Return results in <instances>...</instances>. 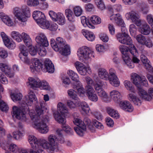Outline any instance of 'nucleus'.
I'll return each mask as SVG.
<instances>
[{"mask_svg": "<svg viewBox=\"0 0 153 153\" xmlns=\"http://www.w3.org/2000/svg\"><path fill=\"white\" fill-rule=\"evenodd\" d=\"M22 95L20 93H13L11 94V98L13 101L16 102L20 101L22 99Z\"/></svg>", "mask_w": 153, "mask_h": 153, "instance_id": "3c124183", "label": "nucleus"}, {"mask_svg": "<svg viewBox=\"0 0 153 153\" xmlns=\"http://www.w3.org/2000/svg\"><path fill=\"white\" fill-rule=\"evenodd\" d=\"M65 15L68 20L70 22H74L75 21V16L72 11L70 9H66L65 11Z\"/></svg>", "mask_w": 153, "mask_h": 153, "instance_id": "f704fd0d", "label": "nucleus"}, {"mask_svg": "<svg viewBox=\"0 0 153 153\" xmlns=\"http://www.w3.org/2000/svg\"><path fill=\"white\" fill-rule=\"evenodd\" d=\"M120 106L123 110L129 112H132L133 109V107L129 102L125 101L120 102Z\"/></svg>", "mask_w": 153, "mask_h": 153, "instance_id": "b1692460", "label": "nucleus"}, {"mask_svg": "<svg viewBox=\"0 0 153 153\" xmlns=\"http://www.w3.org/2000/svg\"><path fill=\"white\" fill-rule=\"evenodd\" d=\"M79 114L76 113H75L73 115L74 118L73 123L77 126L74 127V129L78 135L80 136H83L84 132L86 130V126L84 123L80 119Z\"/></svg>", "mask_w": 153, "mask_h": 153, "instance_id": "0eeeda50", "label": "nucleus"}, {"mask_svg": "<svg viewBox=\"0 0 153 153\" xmlns=\"http://www.w3.org/2000/svg\"><path fill=\"white\" fill-rule=\"evenodd\" d=\"M131 79L132 80L133 83L137 87H140V84L141 81V78L139 75L136 73L133 74L131 76Z\"/></svg>", "mask_w": 153, "mask_h": 153, "instance_id": "72a5a7b5", "label": "nucleus"}, {"mask_svg": "<svg viewBox=\"0 0 153 153\" xmlns=\"http://www.w3.org/2000/svg\"><path fill=\"white\" fill-rule=\"evenodd\" d=\"M56 19L54 20L55 22H57L58 24L61 25H63L65 23V18L63 14L61 13H57Z\"/></svg>", "mask_w": 153, "mask_h": 153, "instance_id": "4c0bfd02", "label": "nucleus"}, {"mask_svg": "<svg viewBox=\"0 0 153 153\" xmlns=\"http://www.w3.org/2000/svg\"><path fill=\"white\" fill-rule=\"evenodd\" d=\"M98 72L99 76L101 79L108 80L110 83L114 87L119 85L120 82L116 75V71L113 68L109 69V74L105 69L103 68H99Z\"/></svg>", "mask_w": 153, "mask_h": 153, "instance_id": "20e7f679", "label": "nucleus"}, {"mask_svg": "<svg viewBox=\"0 0 153 153\" xmlns=\"http://www.w3.org/2000/svg\"><path fill=\"white\" fill-rule=\"evenodd\" d=\"M58 112L54 114V117L55 120L59 123L62 124L63 130L70 134H72L73 131L68 125H66V119L62 117L60 113L63 115H67L68 109L65 106L63 103L59 102L57 105Z\"/></svg>", "mask_w": 153, "mask_h": 153, "instance_id": "7ed1b4c3", "label": "nucleus"}, {"mask_svg": "<svg viewBox=\"0 0 153 153\" xmlns=\"http://www.w3.org/2000/svg\"><path fill=\"white\" fill-rule=\"evenodd\" d=\"M32 63V65L30 66V69L32 72L38 71L42 68V64L38 58H33Z\"/></svg>", "mask_w": 153, "mask_h": 153, "instance_id": "f3484780", "label": "nucleus"}, {"mask_svg": "<svg viewBox=\"0 0 153 153\" xmlns=\"http://www.w3.org/2000/svg\"><path fill=\"white\" fill-rule=\"evenodd\" d=\"M81 22L83 25L85 27H88L91 29H94L95 27L89 22L88 19L85 16H82L81 17Z\"/></svg>", "mask_w": 153, "mask_h": 153, "instance_id": "e433bc0d", "label": "nucleus"}, {"mask_svg": "<svg viewBox=\"0 0 153 153\" xmlns=\"http://www.w3.org/2000/svg\"><path fill=\"white\" fill-rule=\"evenodd\" d=\"M44 67L43 65L41 69L44 72H48L49 73H53L54 71V65L52 62L48 59H46L44 62Z\"/></svg>", "mask_w": 153, "mask_h": 153, "instance_id": "dca6fc26", "label": "nucleus"}, {"mask_svg": "<svg viewBox=\"0 0 153 153\" xmlns=\"http://www.w3.org/2000/svg\"><path fill=\"white\" fill-rule=\"evenodd\" d=\"M140 59L142 62L144 64H145V66L146 67V69L152 73L151 70L153 68H152L149 61L148 60L147 57L144 55L142 54L140 55Z\"/></svg>", "mask_w": 153, "mask_h": 153, "instance_id": "2f4dec72", "label": "nucleus"}, {"mask_svg": "<svg viewBox=\"0 0 153 153\" xmlns=\"http://www.w3.org/2000/svg\"><path fill=\"white\" fill-rule=\"evenodd\" d=\"M12 37L18 42L22 41L21 34H20L19 32L15 31H13L11 34Z\"/></svg>", "mask_w": 153, "mask_h": 153, "instance_id": "603ef678", "label": "nucleus"}, {"mask_svg": "<svg viewBox=\"0 0 153 153\" xmlns=\"http://www.w3.org/2000/svg\"><path fill=\"white\" fill-rule=\"evenodd\" d=\"M128 98L129 100L132 102L135 105L140 106L141 105L142 102L141 100L133 94H129Z\"/></svg>", "mask_w": 153, "mask_h": 153, "instance_id": "7c9ffc66", "label": "nucleus"}, {"mask_svg": "<svg viewBox=\"0 0 153 153\" xmlns=\"http://www.w3.org/2000/svg\"><path fill=\"white\" fill-rule=\"evenodd\" d=\"M20 53L19 54V56L21 60L25 63L29 64L30 63V60L27 57L28 55V51L24 45H21L19 46Z\"/></svg>", "mask_w": 153, "mask_h": 153, "instance_id": "9b49d317", "label": "nucleus"}, {"mask_svg": "<svg viewBox=\"0 0 153 153\" xmlns=\"http://www.w3.org/2000/svg\"><path fill=\"white\" fill-rule=\"evenodd\" d=\"M39 26L42 28L45 29L49 27L50 24L49 22L45 20V18L41 20L39 23H37Z\"/></svg>", "mask_w": 153, "mask_h": 153, "instance_id": "864d4df0", "label": "nucleus"}, {"mask_svg": "<svg viewBox=\"0 0 153 153\" xmlns=\"http://www.w3.org/2000/svg\"><path fill=\"white\" fill-rule=\"evenodd\" d=\"M0 18L6 25L9 26L10 25V17L3 12L0 13Z\"/></svg>", "mask_w": 153, "mask_h": 153, "instance_id": "c03bdc74", "label": "nucleus"}, {"mask_svg": "<svg viewBox=\"0 0 153 153\" xmlns=\"http://www.w3.org/2000/svg\"><path fill=\"white\" fill-rule=\"evenodd\" d=\"M68 94L69 96L71 98L73 99L77 100L79 102V99L76 94V91L73 89H70L68 91Z\"/></svg>", "mask_w": 153, "mask_h": 153, "instance_id": "8fccbe9b", "label": "nucleus"}, {"mask_svg": "<svg viewBox=\"0 0 153 153\" xmlns=\"http://www.w3.org/2000/svg\"><path fill=\"white\" fill-rule=\"evenodd\" d=\"M39 79L36 80L32 77H29L27 85L30 88L35 89L36 88L40 87L41 84Z\"/></svg>", "mask_w": 153, "mask_h": 153, "instance_id": "aec40b11", "label": "nucleus"}, {"mask_svg": "<svg viewBox=\"0 0 153 153\" xmlns=\"http://www.w3.org/2000/svg\"><path fill=\"white\" fill-rule=\"evenodd\" d=\"M56 132L58 135V136L56 137L57 143L58 142L60 143H64L65 142V140L61 131L57 130Z\"/></svg>", "mask_w": 153, "mask_h": 153, "instance_id": "6e6d98bb", "label": "nucleus"}, {"mask_svg": "<svg viewBox=\"0 0 153 153\" xmlns=\"http://www.w3.org/2000/svg\"><path fill=\"white\" fill-rule=\"evenodd\" d=\"M0 69L5 74L9 76L10 75V67L8 65L3 63L0 64Z\"/></svg>", "mask_w": 153, "mask_h": 153, "instance_id": "37998d69", "label": "nucleus"}, {"mask_svg": "<svg viewBox=\"0 0 153 153\" xmlns=\"http://www.w3.org/2000/svg\"><path fill=\"white\" fill-rule=\"evenodd\" d=\"M0 81L3 84H7L8 83V81L7 78L1 73H0ZM4 88L0 84V93L2 92Z\"/></svg>", "mask_w": 153, "mask_h": 153, "instance_id": "de8ad7c7", "label": "nucleus"}, {"mask_svg": "<svg viewBox=\"0 0 153 153\" xmlns=\"http://www.w3.org/2000/svg\"><path fill=\"white\" fill-rule=\"evenodd\" d=\"M22 134L20 131L14 132L13 133V136L10 135V138L13 137L16 140H18L22 137Z\"/></svg>", "mask_w": 153, "mask_h": 153, "instance_id": "bf43d9fd", "label": "nucleus"}, {"mask_svg": "<svg viewBox=\"0 0 153 153\" xmlns=\"http://www.w3.org/2000/svg\"><path fill=\"white\" fill-rule=\"evenodd\" d=\"M73 88L75 90H77L80 96L82 97L85 95V90L83 87L82 84L80 82L74 83L73 84Z\"/></svg>", "mask_w": 153, "mask_h": 153, "instance_id": "4be33fe9", "label": "nucleus"}, {"mask_svg": "<svg viewBox=\"0 0 153 153\" xmlns=\"http://www.w3.org/2000/svg\"><path fill=\"white\" fill-rule=\"evenodd\" d=\"M15 16L20 21L25 22L27 18L30 16V14L29 8L26 6L22 7V10L18 7H15L13 10Z\"/></svg>", "mask_w": 153, "mask_h": 153, "instance_id": "423d86ee", "label": "nucleus"}, {"mask_svg": "<svg viewBox=\"0 0 153 153\" xmlns=\"http://www.w3.org/2000/svg\"><path fill=\"white\" fill-rule=\"evenodd\" d=\"M106 123L108 126L110 127H113L114 125L113 120L109 117L106 118Z\"/></svg>", "mask_w": 153, "mask_h": 153, "instance_id": "69168bd1", "label": "nucleus"}, {"mask_svg": "<svg viewBox=\"0 0 153 153\" xmlns=\"http://www.w3.org/2000/svg\"><path fill=\"white\" fill-rule=\"evenodd\" d=\"M86 95L88 99L92 101L96 102L98 97L93 88L90 86L86 90Z\"/></svg>", "mask_w": 153, "mask_h": 153, "instance_id": "6ab92c4d", "label": "nucleus"}, {"mask_svg": "<svg viewBox=\"0 0 153 153\" xmlns=\"http://www.w3.org/2000/svg\"><path fill=\"white\" fill-rule=\"evenodd\" d=\"M147 22L149 24L153 27V16L151 14L148 15L146 17Z\"/></svg>", "mask_w": 153, "mask_h": 153, "instance_id": "774afa93", "label": "nucleus"}, {"mask_svg": "<svg viewBox=\"0 0 153 153\" xmlns=\"http://www.w3.org/2000/svg\"><path fill=\"white\" fill-rule=\"evenodd\" d=\"M36 110L37 115L35 113L30 112L29 115L31 120L34 123L35 127L41 133H46L48 131V126L46 123L48 121L49 117L47 115L44 116L40 120L41 115L43 113V111L39 106H37Z\"/></svg>", "mask_w": 153, "mask_h": 153, "instance_id": "f03ea898", "label": "nucleus"}, {"mask_svg": "<svg viewBox=\"0 0 153 153\" xmlns=\"http://www.w3.org/2000/svg\"><path fill=\"white\" fill-rule=\"evenodd\" d=\"M32 16L33 18L35 20L37 23H39L41 20H42L45 18L44 14L38 10L34 11L33 13Z\"/></svg>", "mask_w": 153, "mask_h": 153, "instance_id": "393cba45", "label": "nucleus"}, {"mask_svg": "<svg viewBox=\"0 0 153 153\" xmlns=\"http://www.w3.org/2000/svg\"><path fill=\"white\" fill-rule=\"evenodd\" d=\"M40 83L41 84L40 87H42L43 89L48 90L50 89L48 84L46 81L43 80L41 81L40 80Z\"/></svg>", "mask_w": 153, "mask_h": 153, "instance_id": "680f3d73", "label": "nucleus"}, {"mask_svg": "<svg viewBox=\"0 0 153 153\" xmlns=\"http://www.w3.org/2000/svg\"><path fill=\"white\" fill-rule=\"evenodd\" d=\"M107 112L110 116L116 119L119 118L120 116L118 112L111 107L107 108Z\"/></svg>", "mask_w": 153, "mask_h": 153, "instance_id": "473e14b6", "label": "nucleus"}, {"mask_svg": "<svg viewBox=\"0 0 153 153\" xmlns=\"http://www.w3.org/2000/svg\"><path fill=\"white\" fill-rule=\"evenodd\" d=\"M90 20L91 22L94 24H98L101 23V19L98 16H93L91 18Z\"/></svg>", "mask_w": 153, "mask_h": 153, "instance_id": "4d7b16f0", "label": "nucleus"}, {"mask_svg": "<svg viewBox=\"0 0 153 153\" xmlns=\"http://www.w3.org/2000/svg\"><path fill=\"white\" fill-rule=\"evenodd\" d=\"M62 54L64 56H67L70 54V48L68 45L66 44L59 50Z\"/></svg>", "mask_w": 153, "mask_h": 153, "instance_id": "ea45409f", "label": "nucleus"}, {"mask_svg": "<svg viewBox=\"0 0 153 153\" xmlns=\"http://www.w3.org/2000/svg\"><path fill=\"white\" fill-rule=\"evenodd\" d=\"M37 44L40 46L47 47L49 45V43L45 35L42 33L39 34L35 38Z\"/></svg>", "mask_w": 153, "mask_h": 153, "instance_id": "4468645a", "label": "nucleus"}, {"mask_svg": "<svg viewBox=\"0 0 153 153\" xmlns=\"http://www.w3.org/2000/svg\"><path fill=\"white\" fill-rule=\"evenodd\" d=\"M79 105L81 108L80 110V112L83 115L88 114L89 113L90 109L88 104L85 101H82L80 103Z\"/></svg>", "mask_w": 153, "mask_h": 153, "instance_id": "bb28decb", "label": "nucleus"}, {"mask_svg": "<svg viewBox=\"0 0 153 153\" xmlns=\"http://www.w3.org/2000/svg\"><path fill=\"white\" fill-rule=\"evenodd\" d=\"M2 96L0 93V109L3 112H7L9 110V107L7 104L1 99Z\"/></svg>", "mask_w": 153, "mask_h": 153, "instance_id": "79ce46f5", "label": "nucleus"}, {"mask_svg": "<svg viewBox=\"0 0 153 153\" xmlns=\"http://www.w3.org/2000/svg\"><path fill=\"white\" fill-rule=\"evenodd\" d=\"M48 139L49 143L45 140L42 139V148L46 149L47 152L50 153L59 152L56 136L54 135H50Z\"/></svg>", "mask_w": 153, "mask_h": 153, "instance_id": "39448f33", "label": "nucleus"}, {"mask_svg": "<svg viewBox=\"0 0 153 153\" xmlns=\"http://www.w3.org/2000/svg\"><path fill=\"white\" fill-rule=\"evenodd\" d=\"M119 49L123 54L122 58L123 61L127 66L130 68H133L134 66V65L132 62L131 59L130 58L128 55L129 52L128 47L121 45L119 46Z\"/></svg>", "mask_w": 153, "mask_h": 153, "instance_id": "9d476101", "label": "nucleus"}, {"mask_svg": "<svg viewBox=\"0 0 153 153\" xmlns=\"http://www.w3.org/2000/svg\"><path fill=\"white\" fill-rule=\"evenodd\" d=\"M110 95L115 102L118 103L120 102L122 97L119 91L116 90L112 91L110 92Z\"/></svg>", "mask_w": 153, "mask_h": 153, "instance_id": "412c9836", "label": "nucleus"}, {"mask_svg": "<svg viewBox=\"0 0 153 153\" xmlns=\"http://www.w3.org/2000/svg\"><path fill=\"white\" fill-rule=\"evenodd\" d=\"M137 88L138 94L140 97L146 100L150 101L151 97L149 96L148 97L147 92L141 87H138Z\"/></svg>", "mask_w": 153, "mask_h": 153, "instance_id": "cd10ccee", "label": "nucleus"}, {"mask_svg": "<svg viewBox=\"0 0 153 153\" xmlns=\"http://www.w3.org/2000/svg\"><path fill=\"white\" fill-rule=\"evenodd\" d=\"M129 52L132 55V60L131 59L132 62L133 64L134 63H139L140 62V60L137 57L138 53L135 47L132 49H129ZM133 64L134 65V64Z\"/></svg>", "mask_w": 153, "mask_h": 153, "instance_id": "a878e982", "label": "nucleus"}, {"mask_svg": "<svg viewBox=\"0 0 153 153\" xmlns=\"http://www.w3.org/2000/svg\"><path fill=\"white\" fill-rule=\"evenodd\" d=\"M136 39L138 42L142 45H145L149 48H150L152 46V41L149 39H147L142 34H140L137 35L136 37Z\"/></svg>", "mask_w": 153, "mask_h": 153, "instance_id": "2eb2a0df", "label": "nucleus"}, {"mask_svg": "<svg viewBox=\"0 0 153 153\" xmlns=\"http://www.w3.org/2000/svg\"><path fill=\"white\" fill-rule=\"evenodd\" d=\"M76 68L79 73L81 75H85L91 69L89 68H87L82 63L77 62L75 64Z\"/></svg>", "mask_w": 153, "mask_h": 153, "instance_id": "a211bd4d", "label": "nucleus"}, {"mask_svg": "<svg viewBox=\"0 0 153 153\" xmlns=\"http://www.w3.org/2000/svg\"><path fill=\"white\" fill-rule=\"evenodd\" d=\"M100 39L103 42H106L108 40V37L106 34L101 33L100 35Z\"/></svg>", "mask_w": 153, "mask_h": 153, "instance_id": "338daca9", "label": "nucleus"}, {"mask_svg": "<svg viewBox=\"0 0 153 153\" xmlns=\"http://www.w3.org/2000/svg\"><path fill=\"white\" fill-rule=\"evenodd\" d=\"M28 94L29 99H27L25 98L24 99V100L21 103V107L22 109L28 111L29 114L30 112L35 113L34 111L30 110L28 107L29 106H31L32 105L33 100H35V95L33 91H30Z\"/></svg>", "mask_w": 153, "mask_h": 153, "instance_id": "6e6552de", "label": "nucleus"}, {"mask_svg": "<svg viewBox=\"0 0 153 153\" xmlns=\"http://www.w3.org/2000/svg\"><path fill=\"white\" fill-rule=\"evenodd\" d=\"M21 37L22 40V39L27 46L28 47H30L31 46L32 40L30 38L29 36L26 33L23 32L21 34Z\"/></svg>", "mask_w": 153, "mask_h": 153, "instance_id": "c85d7f7f", "label": "nucleus"}, {"mask_svg": "<svg viewBox=\"0 0 153 153\" xmlns=\"http://www.w3.org/2000/svg\"><path fill=\"white\" fill-rule=\"evenodd\" d=\"M124 85L127 90L131 92H134V90L132 86V85L129 81L127 80L125 81L124 82Z\"/></svg>", "mask_w": 153, "mask_h": 153, "instance_id": "5fc2aeb1", "label": "nucleus"}, {"mask_svg": "<svg viewBox=\"0 0 153 153\" xmlns=\"http://www.w3.org/2000/svg\"><path fill=\"white\" fill-rule=\"evenodd\" d=\"M140 32L145 35H149L150 33L151 29L149 26L146 24L143 25L140 29Z\"/></svg>", "mask_w": 153, "mask_h": 153, "instance_id": "c9c22d12", "label": "nucleus"}, {"mask_svg": "<svg viewBox=\"0 0 153 153\" xmlns=\"http://www.w3.org/2000/svg\"><path fill=\"white\" fill-rule=\"evenodd\" d=\"M93 51L88 48L84 46L79 49L77 51V55L79 60L83 62L84 59L88 60L92 56L94 57L93 55Z\"/></svg>", "mask_w": 153, "mask_h": 153, "instance_id": "1a4fd4ad", "label": "nucleus"}, {"mask_svg": "<svg viewBox=\"0 0 153 153\" xmlns=\"http://www.w3.org/2000/svg\"><path fill=\"white\" fill-rule=\"evenodd\" d=\"M99 91L97 93L99 96L101 97L102 101L105 102H107L108 96L105 92L103 89Z\"/></svg>", "mask_w": 153, "mask_h": 153, "instance_id": "49530a36", "label": "nucleus"}, {"mask_svg": "<svg viewBox=\"0 0 153 153\" xmlns=\"http://www.w3.org/2000/svg\"><path fill=\"white\" fill-rule=\"evenodd\" d=\"M82 33L83 35L88 40L92 41L95 39V36L92 32L86 31Z\"/></svg>", "mask_w": 153, "mask_h": 153, "instance_id": "a19ab883", "label": "nucleus"}, {"mask_svg": "<svg viewBox=\"0 0 153 153\" xmlns=\"http://www.w3.org/2000/svg\"><path fill=\"white\" fill-rule=\"evenodd\" d=\"M42 139H37L33 135H30L28 137V141L33 149L42 148Z\"/></svg>", "mask_w": 153, "mask_h": 153, "instance_id": "ddd939ff", "label": "nucleus"}, {"mask_svg": "<svg viewBox=\"0 0 153 153\" xmlns=\"http://www.w3.org/2000/svg\"><path fill=\"white\" fill-rule=\"evenodd\" d=\"M38 0H27V4L30 6H36L39 4Z\"/></svg>", "mask_w": 153, "mask_h": 153, "instance_id": "052dcab7", "label": "nucleus"}, {"mask_svg": "<svg viewBox=\"0 0 153 153\" xmlns=\"http://www.w3.org/2000/svg\"><path fill=\"white\" fill-rule=\"evenodd\" d=\"M137 30L136 26L134 24H131L129 26V31L132 35H134Z\"/></svg>", "mask_w": 153, "mask_h": 153, "instance_id": "0e129e2a", "label": "nucleus"}, {"mask_svg": "<svg viewBox=\"0 0 153 153\" xmlns=\"http://www.w3.org/2000/svg\"><path fill=\"white\" fill-rule=\"evenodd\" d=\"M110 20L114 22L118 26L122 27V33H118L116 35L117 40L121 44L129 45L130 49L133 48L135 46L133 45L132 40L127 33V30L125 27V24L119 13L113 14L110 16Z\"/></svg>", "mask_w": 153, "mask_h": 153, "instance_id": "f257e3e1", "label": "nucleus"}, {"mask_svg": "<svg viewBox=\"0 0 153 153\" xmlns=\"http://www.w3.org/2000/svg\"><path fill=\"white\" fill-rule=\"evenodd\" d=\"M13 109V114L16 118L21 120L24 119L25 115L20 109L16 106H14Z\"/></svg>", "mask_w": 153, "mask_h": 153, "instance_id": "5701e85b", "label": "nucleus"}, {"mask_svg": "<svg viewBox=\"0 0 153 153\" xmlns=\"http://www.w3.org/2000/svg\"><path fill=\"white\" fill-rule=\"evenodd\" d=\"M125 17L127 19H131L138 26H140L142 24L139 15L134 11H132L126 13L125 15Z\"/></svg>", "mask_w": 153, "mask_h": 153, "instance_id": "f8f14e48", "label": "nucleus"}, {"mask_svg": "<svg viewBox=\"0 0 153 153\" xmlns=\"http://www.w3.org/2000/svg\"><path fill=\"white\" fill-rule=\"evenodd\" d=\"M92 123L96 128L98 129H102L104 128L103 125L101 123L96 120L93 121Z\"/></svg>", "mask_w": 153, "mask_h": 153, "instance_id": "e2e57ef3", "label": "nucleus"}, {"mask_svg": "<svg viewBox=\"0 0 153 153\" xmlns=\"http://www.w3.org/2000/svg\"><path fill=\"white\" fill-rule=\"evenodd\" d=\"M0 36L5 46L9 48H10V39L8 36L3 32L1 33Z\"/></svg>", "mask_w": 153, "mask_h": 153, "instance_id": "58836bf2", "label": "nucleus"}, {"mask_svg": "<svg viewBox=\"0 0 153 153\" xmlns=\"http://www.w3.org/2000/svg\"><path fill=\"white\" fill-rule=\"evenodd\" d=\"M56 42L55 51H59L60 48H62L63 46L66 44L65 40L62 38L59 37L56 38Z\"/></svg>", "mask_w": 153, "mask_h": 153, "instance_id": "c756f323", "label": "nucleus"}, {"mask_svg": "<svg viewBox=\"0 0 153 153\" xmlns=\"http://www.w3.org/2000/svg\"><path fill=\"white\" fill-rule=\"evenodd\" d=\"M68 74L70 76L72 80L75 81V83H76L79 81V77L77 74L72 70L68 71Z\"/></svg>", "mask_w": 153, "mask_h": 153, "instance_id": "a18cd8bd", "label": "nucleus"}, {"mask_svg": "<svg viewBox=\"0 0 153 153\" xmlns=\"http://www.w3.org/2000/svg\"><path fill=\"white\" fill-rule=\"evenodd\" d=\"M95 2L99 9L103 10L105 8V5L102 0H95Z\"/></svg>", "mask_w": 153, "mask_h": 153, "instance_id": "13d9d810", "label": "nucleus"}, {"mask_svg": "<svg viewBox=\"0 0 153 153\" xmlns=\"http://www.w3.org/2000/svg\"><path fill=\"white\" fill-rule=\"evenodd\" d=\"M73 11L74 15L77 17L80 16L83 12L82 8L79 6L74 7L73 8Z\"/></svg>", "mask_w": 153, "mask_h": 153, "instance_id": "09e8293b", "label": "nucleus"}]
</instances>
